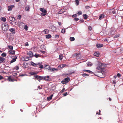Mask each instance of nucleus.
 I'll return each mask as SVG.
<instances>
[{"label": "nucleus", "instance_id": "19", "mask_svg": "<svg viewBox=\"0 0 123 123\" xmlns=\"http://www.w3.org/2000/svg\"><path fill=\"white\" fill-rule=\"evenodd\" d=\"M31 65L33 66H34L35 67H36V66H37V65H39V63H38V64H36L34 63L33 62H31Z\"/></svg>", "mask_w": 123, "mask_h": 123}, {"label": "nucleus", "instance_id": "56", "mask_svg": "<svg viewBox=\"0 0 123 123\" xmlns=\"http://www.w3.org/2000/svg\"><path fill=\"white\" fill-rule=\"evenodd\" d=\"M59 36L58 35H55V37L57 38H58L59 37Z\"/></svg>", "mask_w": 123, "mask_h": 123}, {"label": "nucleus", "instance_id": "10", "mask_svg": "<svg viewBox=\"0 0 123 123\" xmlns=\"http://www.w3.org/2000/svg\"><path fill=\"white\" fill-rule=\"evenodd\" d=\"M6 61V59L5 58L0 56V63L4 62Z\"/></svg>", "mask_w": 123, "mask_h": 123}, {"label": "nucleus", "instance_id": "44", "mask_svg": "<svg viewBox=\"0 0 123 123\" xmlns=\"http://www.w3.org/2000/svg\"><path fill=\"white\" fill-rule=\"evenodd\" d=\"M85 71H86L87 72L90 73H92V71L89 70H86Z\"/></svg>", "mask_w": 123, "mask_h": 123}, {"label": "nucleus", "instance_id": "7", "mask_svg": "<svg viewBox=\"0 0 123 123\" xmlns=\"http://www.w3.org/2000/svg\"><path fill=\"white\" fill-rule=\"evenodd\" d=\"M27 55L28 56V57H31L33 56V54L31 51H29L27 53Z\"/></svg>", "mask_w": 123, "mask_h": 123}, {"label": "nucleus", "instance_id": "52", "mask_svg": "<svg viewBox=\"0 0 123 123\" xmlns=\"http://www.w3.org/2000/svg\"><path fill=\"white\" fill-rule=\"evenodd\" d=\"M79 20V19L78 18H76L74 19V20L76 21H77Z\"/></svg>", "mask_w": 123, "mask_h": 123}, {"label": "nucleus", "instance_id": "47", "mask_svg": "<svg viewBox=\"0 0 123 123\" xmlns=\"http://www.w3.org/2000/svg\"><path fill=\"white\" fill-rule=\"evenodd\" d=\"M21 18V15H19L17 17L18 19H20Z\"/></svg>", "mask_w": 123, "mask_h": 123}, {"label": "nucleus", "instance_id": "5", "mask_svg": "<svg viewBox=\"0 0 123 123\" xmlns=\"http://www.w3.org/2000/svg\"><path fill=\"white\" fill-rule=\"evenodd\" d=\"M70 81V79L69 77H67L63 80L61 81V83L63 84L67 83Z\"/></svg>", "mask_w": 123, "mask_h": 123}, {"label": "nucleus", "instance_id": "33", "mask_svg": "<svg viewBox=\"0 0 123 123\" xmlns=\"http://www.w3.org/2000/svg\"><path fill=\"white\" fill-rule=\"evenodd\" d=\"M28 27L26 25H25L24 27V29L26 31H27L28 30Z\"/></svg>", "mask_w": 123, "mask_h": 123}, {"label": "nucleus", "instance_id": "41", "mask_svg": "<svg viewBox=\"0 0 123 123\" xmlns=\"http://www.w3.org/2000/svg\"><path fill=\"white\" fill-rule=\"evenodd\" d=\"M26 75V74H19V76L22 77V76H25Z\"/></svg>", "mask_w": 123, "mask_h": 123}, {"label": "nucleus", "instance_id": "32", "mask_svg": "<svg viewBox=\"0 0 123 123\" xmlns=\"http://www.w3.org/2000/svg\"><path fill=\"white\" fill-rule=\"evenodd\" d=\"M25 9L26 11H29L30 8L29 6H27L25 7Z\"/></svg>", "mask_w": 123, "mask_h": 123}, {"label": "nucleus", "instance_id": "11", "mask_svg": "<svg viewBox=\"0 0 123 123\" xmlns=\"http://www.w3.org/2000/svg\"><path fill=\"white\" fill-rule=\"evenodd\" d=\"M15 7V6L14 5H11L10 6H8L7 7L8 8V11H11L12 10L13 8H14Z\"/></svg>", "mask_w": 123, "mask_h": 123}, {"label": "nucleus", "instance_id": "20", "mask_svg": "<svg viewBox=\"0 0 123 123\" xmlns=\"http://www.w3.org/2000/svg\"><path fill=\"white\" fill-rule=\"evenodd\" d=\"M53 94L51 95L49 97H47L48 100L49 101L52 99V97L53 96Z\"/></svg>", "mask_w": 123, "mask_h": 123}, {"label": "nucleus", "instance_id": "53", "mask_svg": "<svg viewBox=\"0 0 123 123\" xmlns=\"http://www.w3.org/2000/svg\"><path fill=\"white\" fill-rule=\"evenodd\" d=\"M67 94H68L67 92H66L65 93H64L63 94V96H66L67 95Z\"/></svg>", "mask_w": 123, "mask_h": 123}, {"label": "nucleus", "instance_id": "62", "mask_svg": "<svg viewBox=\"0 0 123 123\" xmlns=\"http://www.w3.org/2000/svg\"><path fill=\"white\" fill-rule=\"evenodd\" d=\"M43 68V66L42 65H41L40 66V67H39V68Z\"/></svg>", "mask_w": 123, "mask_h": 123}, {"label": "nucleus", "instance_id": "24", "mask_svg": "<svg viewBox=\"0 0 123 123\" xmlns=\"http://www.w3.org/2000/svg\"><path fill=\"white\" fill-rule=\"evenodd\" d=\"M29 74L31 75H34L37 74V73L34 72H29Z\"/></svg>", "mask_w": 123, "mask_h": 123}, {"label": "nucleus", "instance_id": "37", "mask_svg": "<svg viewBox=\"0 0 123 123\" xmlns=\"http://www.w3.org/2000/svg\"><path fill=\"white\" fill-rule=\"evenodd\" d=\"M66 29H62V30L61 32L62 33H64L65 32Z\"/></svg>", "mask_w": 123, "mask_h": 123}, {"label": "nucleus", "instance_id": "55", "mask_svg": "<svg viewBox=\"0 0 123 123\" xmlns=\"http://www.w3.org/2000/svg\"><path fill=\"white\" fill-rule=\"evenodd\" d=\"M88 29L89 30L91 31L92 29V27L91 26H89L88 27Z\"/></svg>", "mask_w": 123, "mask_h": 123}, {"label": "nucleus", "instance_id": "28", "mask_svg": "<svg viewBox=\"0 0 123 123\" xmlns=\"http://www.w3.org/2000/svg\"><path fill=\"white\" fill-rule=\"evenodd\" d=\"M43 31L45 34H47L48 33L49 31V30L47 29H45Z\"/></svg>", "mask_w": 123, "mask_h": 123}, {"label": "nucleus", "instance_id": "39", "mask_svg": "<svg viewBox=\"0 0 123 123\" xmlns=\"http://www.w3.org/2000/svg\"><path fill=\"white\" fill-rule=\"evenodd\" d=\"M8 47L9 49H11L12 50L13 49V47L12 46L9 45L8 46Z\"/></svg>", "mask_w": 123, "mask_h": 123}, {"label": "nucleus", "instance_id": "25", "mask_svg": "<svg viewBox=\"0 0 123 123\" xmlns=\"http://www.w3.org/2000/svg\"><path fill=\"white\" fill-rule=\"evenodd\" d=\"M93 64L92 63L90 62H89L87 64V66L88 67H90Z\"/></svg>", "mask_w": 123, "mask_h": 123}, {"label": "nucleus", "instance_id": "9", "mask_svg": "<svg viewBox=\"0 0 123 123\" xmlns=\"http://www.w3.org/2000/svg\"><path fill=\"white\" fill-rule=\"evenodd\" d=\"M34 77H35V78H34V79L35 80L36 79H37V80L38 79H39V80H42V76L36 75H34Z\"/></svg>", "mask_w": 123, "mask_h": 123}, {"label": "nucleus", "instance_id": "22", "mask_svg": "<svg viewBox=\"0 0 123 123\" xmlns=\"http://www.w3.org/2000/svg\"><path fill=\"white\" fill-rule=\"evenodd\" d=\"M94 55L97 57H98L99 56V53L98 52H95L94 53Z\"/></svg>", "mask_w": 123, "mask_h": 123}, {"label": "nucleus", "instance_id": "60", "mask_svg": "<svg viewBox=\"0 0 123 123\" xmlns=\"http://www.w3.org/2000/svg\"><path fill=\"white\" fill-rule=\"evenodd\" d=\"M25 45L26 46H28L29 45V44H28L27 42L26 43H25Z\"/></svg>", "mask_w": 123, "mask_h": 123}, {"label": "nucleus", "instance_id": "50", "mask_svg": "<svg viewBox=\"0 0 123 123\" xmlns=\"http://www.w3.org/2000/svg\"><path fill=\"white\" fill-rule=\"evenodd\" d=\"M40 51L42 53L44 54L46 53V52L45 51H42V50H40Z\"/></svg>", "mask_w": 123, "mask_h": 123}, {"label": "nucleus", "instance_id": "43", "mask_svg": "<svg viewBox=\"0 0 123 123\" xmlns=\"http://www.w3.org/2000/svg\"><path fill=\"white\" fill-rule=\"evenodd\" d=\"M79 0H76V4L77 6H78L79 4Z\"/></svg>", "mask_w": 123, "mask_h": 123}, {"label": "nucleus", "instance_id": "61", "mask_svg": "<svg viewBox=\"0 0 123 123\" xmlns=\"http://www.w3.org/2000/svg\"><path fill=\"white\" fill-rule=\"evenodd\" d=\"M58 23L59 25H62L61 23V22H58Z\"/></svg>", "mask_w": 123, "mask_h": 123}, {"label": "nucleus", "instance_id": "21", "mask_svg": "<svg viewBox=\"0 0 123 123\" xmlns=\"http://www.w3.org/2000/svg\"><path fill=\"white\" fill-rule=\"evenodd\" d=\"M15 51L14 50H10L9 51V53L10 54L13 55L14 54Z\"/></svg>", "mask_w": 123, "mask_h": 123}, {"label": "nucleus", "instance_id": "57", "mask_svg": "<svg viewBox=\"0 0 123 123\" xmlns=\"http://www.w3.org/2000/svg\"><path fill=\"white\" fill-rule=\"evenodd\" d=\"M3 79V76L0 75V80Z\"/></svg>", "mask_w": 123, "mask_h": 123}, {"label": "nucleus", "instance_id": "26", "mask_svg": "<svg viewBox=\"0 0 123 123\" xmlns=\"http://www.w3.org/2000/svg\"><path fill=\"white\" fill-rule=\"evenodd\" d=\"M34 56L36 58L41 57V55L39 54H35L34 55Z\"/></svg>", "mask_w": 123, "mask_h": 123}, {"label": "nucleus", "instance_id": "34", "mask_svg": "<svg viewBox=\"0 0 123 123\" xmlns=\"http://www.w3.org/2000/svg\"><path fill=\"white\" fill-rule=\"evenodd\" d=\"M1 20L4 22H5L6 20V19L4 17H1Z\"/></svg>", "mask_w": 123, "mask_h": 123}, {"label": "nucleus", "instance_id": "15", "mask_svg": "<svg viewBox=\"0 0 123 123\" xmlns=\"http://www.w3.org/2000/svg\"><path fill=\"white\" fill-rule=\"evenodd\" d=\"M103 45L101 44H97L96 45L97 47L99 48L103 46Z\"/></svg>", "mask_w": 123, "mask_h": 123}, {"label": "nucleus", "instance_id": "17", "mask_svg": "<svg viewBox=\"0 0 123 123\" xmlns=\"http://www.w3.org/2000/svg\"><path fill=\"white\" fill-rule=\"evenodd\" d=\"M105 15L104 14H102L100 15L99 17V19L101 20L105 17Z\"/></svg>", "mask_w": 123, "mask_h": 123}, {"label": "nucleus", "instance_id": "23", "mask_svg": "<svg viewBox=\"0 0 123 123\" xmlns=\"http://www.w3.org/2000/svg\"><path fill=\"white\" fill-rule=\"evenodd\" d=\"M51 37V36L50 34H48L46 35V37L47 39H49Z\"/></svg>", "mask_w": 123, "mask_h": 123}, {"label": "nucleus", "instance_id": "38", "mask_svg": "<svg viewBox=\"0 0 123 123\" xmlns=\"http://www.w3.org/2000/svg\"><path fill=\"white\" fill-rule=\"evenodd\" d=\"M66 66V64H63L62 65H61V67L63 68L64 67Z\"/></svg>", "mask_w": 123, "mask_h": 123}, {"label": "nucleus", "instance_id": "16", "mask_svg": "<svg viewBox=\"0 0 123 123\" xmlns=\"http://www.w3.org/2000/svg\"><path fill=\"white\" fill-rule=\"evenodd\" d=\"M17 58V57L16 56H14V58H13L12 60L11 61L10 63H12L15 61Z\"/></svg>", "mask_w": 123, "mask_h": 123}, {"label": "nucleus", "instance_id": "1", "mask_svg": "<svg viewBox=\"0 0 123 123\" xmlns=\"http://www.w3.org/2000/svg\"><path fill=\"white\" fill-rule=\"evenodd\" d=\"M95 73L96 75L100 77L104 78L105 77V72L103 70L100 71H96Z\"/></svg>", "mask_w": 123, "mask_h": 123}, {"label": "nucleus", "instance_id": "30", "mask_svg": "<svg viewBox=\"0 0 123 123\" xmlns=\"http://www.w3.org/2000/svg\"><path fill=\"white\" fill-rule=\"evenodd\" d=\"M9 19L11 21H14L15 19V18L12 17H10L9 18Z\"/></svg>", "mask_w": 123, "mask_h": 123}, {"label": "nucleus", "instance_id": "63", "mask_svg": "<svg viewBox=\"0 0 123 123\" xmlns=\"http://www.w3.org/2000/svg\"><path fill=\"white\" fill-rule=\"evenodd\" d=\"M96 114H98V115H100L101 114H100V112H97L96 113Z\"/></svg>", "mask_w": 123, "mask_h": 123}, {"label": "nucleus", "instance_id": "6", "mask_svg": "<svg viewBox=\"0 0 123 123\" xmlns=\"http://www.w3.org/2000/svg\"><path fill=\"white\" fill-rule=\"evenodd\" d=\"M43 79L48 81H49L50 80V78L49 76H42V80Z\"/></svg>", "mask_w": 123, "mask_h": 123}, {"label": "nucleus", "instance_id": "4", "mask_svg": "<svg viewBox=\"0 0 123 123\" xmlns=\"http://www.w3.org/2000/svg\"><path fill=\"white\" fill-rule=\"evenodd\" d=\"M2 29L4 31L7 30L8 29V26L7 24H3L2 25Z\"/></svg>", "mask_w": 123, "mask_h": 123}, {"label": "nucleus", "instance_id": "31", "mask_svg": "<svg viewBox=\"0 0 123 123\" xmlns=\"http://www.w3.org/2000/svg\"><path fill=\"white\" fill-rule=\"evenodd\" d=\"M69 39L71 41H74L75 39L74 37H70V38Z\"/></svg>", "mask_w": 123, "mask_h": 123}, {"label": "nucleus", "instance_id": "40", "mask_svg": "<svg viewBox=\"0 0 123 123\" xmlns=\"http://www.w3.org/2000/svg\"><path fill=\"white\" fill-rule=\"evenodd\" d=\"M65 91V90L64 88H63L62 90L60 91V93H62Z\"/></svg>", "mask_w": 123, "mask_h": 123}, {"label": "nucleus", "instance_id": "36", "mask_svg": "<svg viewBox=\"0 0 123 123\" xmlns=\"http://www.w3.org/2000/svg\"><path fill=\"white\" fill-rule=\"evenodd\" d=\"M57 70V69L56 68H51V70H52L53 71H56Z\"/></svg>", "mask_w": 123, "mask_h": 123}, {"label": "nucleus", "instance_id": "27", "mask_svg": "<svg viewBox=\"0 0 123 123\" xmlns=\"http://www.w3.org/2000/svg\"><path fill=\"white\" fill-rule=\"evenodd\" d=\"M10 31L13 33H15V30L13 28L10 29Z\"/></svg>", "mask_w": 123, "mask_h": 123}, {"label": "nucleus", "instance_id": "12", "mask_svg": "<svg viewBox=\"0 0 123 123\" xmlns=\"http://www.w3.org/2000/svg\"><path fill=\"white\" fill-rule=\"evenodd\" d=\"M44 68H45L46 69L50 70H51V68L50 67V66L49 65H46L44 67Z\"/></svg>", "mask_w": 123, "mask_h": 123}, {"label": "nucleus", "instance_id": "18", "mask_svg": "<svg viewBox=\"0 0 123 123\" xmlns=\"http://www.w3.org/2000/svg\"><path fill=\"white\" fill-rule=\"evenodd\" d=\"M65 12V11H64V10L63 9H62L59 11L58 12V13L59 14H61L62 13H63Z\"/></svg>", "mask_w": 123, "mask_h": 123}, {"label": "nucleus", "instance_id": "35", "mask_svg": "<svg viewBox=\"0 0 123 123\" xmlns=\"http://www.w3.org/2000/svg\"><path fill=\"white\" fill-rule=\"evenodd\" d=\"M1 55L3 57H5L6 55V54L5 53H3L1 54Z\"/></svg>", "mask_w": 123, "mask_h": 123}, {"label": "nucleus", "instance_id": "64", "mask_svg": "<svg viewBox=\"0 0 123 123\" xmlns=\"http://www.w3.org/2000/svg\"><path fill=\"white\" fill-rule=\"evenodd\" d=\"M117 77V76L115 75L114 76V78L115 79H116Z\"/></svg>", "mask_w": 123, "mask_h": 123}, {"label": "nucleus", "instance_id": "42", "mask_svg": "<svg viewBox=\"0 0 123 123\" xmlns=\"http://www.w3.org/2000/svg\"><path fill=\"white\" fill-rule=\"evenodd\" d=\"M17 73H13L12 74L13 76L14 77L16 76L17 75Z\"/></svg>", "mask_w": 123, "mask_h": 123}, {"label": "nucleus", "instance_id": "59", "mask_svg": "<svg viewBox=\"0 0 123 123\" xmlns=\"http://www.w3.org/2000/svg\"><path fill=\"white\" fill-rule=\"evenodd\" d=\"M90 7L89 6H86L85 8L86 9H88V8H90Z\"/></svg>", "mask_w": 123, "mask_h": 123}, {"label": "nucleus", "instance_id": "2", "mask_svg": "<svg viewBox=\"0 0 123 123\" xmlns=\"http://www.w3.org/2000/svg\"><path fill=\"white\" fill-rule=\"evenodd\" d=\"M105 66V64L99 62L97 64L96 69L100 70H102L103 69Z\"/></svg>", "mask_w": 123, "mask_h": 123}, {"label": "nucleus", "instance_id": "46", "mask_svg": "<svg viewBox=\"0 0 123 123\" xmlns=\"http://www.w3.org/2000/svg\"><path fill=\"white\" fill-rule=\"evenodd\" d=\"M38 88L39 90L42 89V86H38Z\"/></svg>", "mask_w": 123, "mask_h": 123}, {"label": "nucleus", "instance_id": "13", "mask_svg": "<svg viewBox=\"0 0 123 123\" xmlns=\"http://www.w3.org/2000/svg\"><path fill=\"white\" fill-rule=\"evenodd\" d=\"M110 14L112 13L113 14H116V12L114 9H111L110 10Z\"/></svg>", "mask_w": 123, "mask_h": 123}, {"label": "nucleus", "instance_id": "14", "mask_svg": "<svg viewBox=\"0 0 123 123\" xmlns=\"http://www.w3.org/2000/svg\"><path fill=\"white\" fill-rule=\"evenodd\" d=\"M8 80L9 81L13 82L15 81L14 79L11 78V76H9L8 77Z\"/></svg>", "mask_w": 123, "mask_h": 123}, {"label": "nucleus", "instance_id": "45", "mask_svg": "<svg viewBox=\"0 0 123 123\" xmlns=\"http://www.w3.org/2000/svg\"><path fill=\"white\" fill-rule=\"evenodd\" d=\"M82 13V12L81 11H79L78 12V15H80Z\"/></svg>", "mask_w": 123, "mask_h": 123}, {"label": "nucleus", "instance_id": "49", "mask_svg": "<svg viewBox=\"0 0 123 123\" xmlns=\"http://www.w3.org/2000/svg\"><path fill=\"white\" fill-rule=\"evenodd\" d=\"M119 36V35H117L114 37L115 38H117Z\"/></svg>", "mask_w": 123, "mask_h": 123}, {"label": "nucleus", "instance_id": "8", "mask_svg": "<svg viewBox=\"0 0 123 123\" xmlns=\"http://www.w3.org/2000/svg\"><path fill=\"white\" fill-rule=\"evenodd\" d=\"M80 55V53H79L78 54L76 53L74 55V56L77 57L76 59H80L81 58V57L79 55Z\"/></svg>", "mask_w": 123, "mask_h": 123}, {"label": "nucleus", "instance_id": "29", "mask_svg": "<svg viewBox=\"0 0 123 123\" xmlns=\"http://www.w3.org/2000/svg\"><path fill=\"white\" fill-rule=\"evenodd\" d=\"M83 17L85 19H87L88 17V16L86 14H84L83 15Z\"/></svg>", "mask_w": 123, "mask_h": 123}, {"label": "nucleus", "instance_id": "3", "mask_svg": "<svg viewBox=\"0 0 123 123\" xmlns=\"http://www.w3.org/2000/svg\"><path fill=\"white\" fill-rule=\"evenodd\" d=\"M40 10L42 12L41 14V16H44L46 15L47 13V11L44 8H40Z\"/></svg>", "mask_w": 123, "mask_h": 123}, {"label": "nucleus", "instance_id": "48", "mask_svg": "<svg viewBox=\"0 0 123 123\" xmlns=\"http://www.w3.org/2000/svg\"><path fill=\"white\" fill-rule=\"evenodd\" d=\"M117 76L118 78H120L121 76V75L119 73H118Z\"/></svg>", "mask_w": 123, "mask_h": 123}, {"label": "nucleus", "instance_id": "58", "mask_svg": "<svg viewBox=\"0 0 123 123\" xmlns=\"http://www.w3.org/2000/svg\"><path fill=\"white\" fill-rule=\"evenodd\" d=\"M77 15L76 14H74L72 15V17L74 18L75 17H76Z\"/></svg>", "mask_w": 123, "mask_h": 123}, {"label": "nucleus", "instance_id": "54", "mask_svg": "<svg viewBox=\"0 0 123 123\" xmlns=\"http://www.w3.org/2000/svg\"><path fill=\"white\" fill-rule=\"evenodd\" d=\"M19 67L18 66H16L15 67V68L16 70H18L19 69Z\"/></svg>", "mask_w": 123, "mask_h": 123}, {"label": "nucleus", "instance_id": "51", "mask_svg": "<svg viewBox=\"0 0 123 123\" xmlns=\"http://www.w3.org/2000/svg\"><path fill=\"white\" fill-rule=\"evenodd\" d=\"M59 59H60V60H62V55H59Z\"/></svg>", "mask_w": 123, "mask_h": 123}]
</instances>
